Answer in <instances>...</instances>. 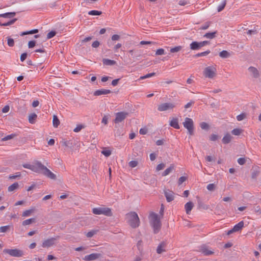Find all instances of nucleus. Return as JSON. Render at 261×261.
Listing matches in <instances>:
<instances>
[{
  "mask_svg": "<svg viewBox=\"0 0 261 261\" xmlns=\"http://www.w3.org/2000/svg\"><path fill=\"white\" fill-rule=\"evenodd\" d=\"M226 1H223V2H222V3H221V4H220L218 7V9H217L218 11V12H221V11H222V10L224 9V8H225V6H226Z\"/></svg>",
  "mask_w": 261,
  "mask_h": 261,
  "instance_id": "36",
  "label": "nucleus"
},
{
  "mask_svg": "<svg viewBox=\"0 0 261 261\" xmlns=\"http://www.w3.org/2000/svg\"><path fill=\"white\" fill-rule=\"evenodd\" d=\"M90 15H100L101 14V12L97 10H92L88 12Z\"/></svg>",
  "mask_w": 261,
  "mask_h": 261,
  "instance_id": "37",
  "label": "nucleus"
},
{
  "mask_svg": "<svg viewBox=\"0 0 261 261\" xmlns=\"http://www.w3.org/2000/svg\"><path fill=\"white\" fill-rule=\"evenodd\" d=\"M108 119H109V117H108V116L105 115V116L103 117V118H102V119L101 122H102V123H103L105 125H107V124H108Z\"/></svg>",
  "mask_w": 261,
  "mask_h": 261,
  "instance_id": "49",
  "label": "nucleus"
},
{
  "mask_svg": "<svg viewBox=\"0 0 261 261\" xmlns=\"http://www.w3.org/2000/svg\"><path fill=\"white\" fill-rule=\"evenodd\" d=\"M155 75V73L152 72L146 74L145 75L142 76L140 77V80H144L145 79L151 77Z\"/></svg>",
  "mask_w": 261,
  "mask_h": 261,
  "instance_id": "40",
  "label": "nucleus"
},
{
  "mask_svg": "<svg viewBox=\"0 0 261 261\" xmlns=\"http://www.w3.org/2000/svg\"><path fill=\"white\" fill-rule=\"evenodd\" d=\"M97 232V230H92L88 232H87V233L86 234V236L88 237V238H91L95 234H96Z\"/></svg>",
  "mask_w": 261,
  "mask_h": 261,
  "instance_id": "43",
  "label": "nucleus"
},
{
  "mask_svg": "<svg viewBox=\"0 0 261 261\" xmlns=\"http://www.w3.org/2000/svg\"><path fill=\"white\" fill-rule=\"evenodd\" d=\"M210 24H211L210 22H206L203 25H202L201 27H200V29L206 30L209 28Z\"/></svg>",
  "mask_w": 261,
  "mask_h": 261,
  "instance_id": "46",
  "label": "nucleus"
},
{
  "mask_svg": "<svg viewBox=\"0 0 261 261\" xmlns=\"http://www.w3.org/2000/svg\"><path fill=\"white\" fill-rule=\"evenodd\" d=\"M164 213H150L148 216L149 222L154 234L158 233L162 227L161 220Z\"/></svg>",
  "mask_w": 261,
  "mask_h": 261,
  "instance_id": "1",
  "label": "nucleus"
},
{
  "mask_svg": "<svg viewBox=\"0 0 261 261\" xmlns=\"http://www.w3.org/2000/svg\"><path fill=\"white\" fill-rule=\"evenodd\" d=\"M243 132V129L237 128L232 129L231 131V133L232 135L234 136H239Z\"/></svg>",
  "mask_w": 261,
  "mask_h": 261,
  "instance_id": "32",
  "label": "nucleus"
},
{
  "mask_svg": "<svg viewBox=\"0 0 261 261\" xmlns=\"http://www.w3.org/2000/svg\"><path fill=\"white\" fill-rule=\"evenodd\" d=\"M56 35V32L55 31H51L49 32L47 35V39H50Z\"/></svg>",
  "mask_w": 261,
  "mask_h": 261,
  "instance_id": "50",
  "label": "nucleus"
},
{
  "mask_svg": "<svg viewBox=\"0 0 261 261\" xmlns=\"http://www.w3.org/2000/svg\"><path fill=\"white\" fill-rule=\"evenodd\" d=\"M199 250L200 252L205 255H210L214 253V252L209 250L208 247L205 245H201L199 247Z\"/></svg>",
  "mask_w": 261,
  "mask_h": 261,
  "instance_id": "12",
  "label": "nucleus"
},
{
  "mask_svg": "<svg viewBox=\"0 0 261 261\" xmlns=\"http://www.w3.org/2000/svg\"><path fill=\"white\" fill-rule=\"evenodd\" d=\"M232 139L231 136L229 134H226L224 135L222 139V142L224 144L229 143Z\"/></svg>",
  "mask_w": 261,
  "mask_h": 261,
  "instance_id": "20",
  "label": "nucleus"
},
{
  "mask_svg": "<svg viewBox=\"0 0 261 261\" xmlns=\"http://www.w3.org/2000/svg\"><path fill=\"white\" fill-rule=\"evenodd\" d=\"M165 167V165L164 163H161L157 165L156 167V171H159L162 169H163Z\"/></svg>",
  "mask_w": 261,
  "mask_h": 261,
  "instance_id": "45",
  "label": "nucleus"
},
{
  "mask_svg": "<svg viewBox=\"0 0 261 261\" xmlns=\"http://www.w3.org/2000/svg\"><path fill=\"white\" fill-rule=\"evenodd\" d=\"M182 49V46H176L173 47H171L170 49V51L171 53H175L180 51Z\"/></svg>",
  "mask_w": 261,
  "mask_h": 261,
  "instance_id": "28",
  "label": "nucleus"
},
{
  "mask_svg": "<svg viewBox=\"0 0 261 261\" xmlns=\"http://www.w3.org/2000/svg\"><path fill=\"white\" fill-rule=\"evenodd\" d=\"M8 45L9 46H13L14 45V40L11 38H8Z\"/></svg>",
  "mask_w": 261,
  "mask_h": 261,
  "instance_id": "47",
  "label": "nucleus"
},
{
  "mask_svg": "<svg viewBox=\"0 0 261 261\" xmlns=\"http://www.w3.org/2000/svg\"><path fill=\"white\" fill-rule=\"evenodd\" d=\"M148 130L146 127L141 128L140 130L139 133L141 135H145L147 133Z\"/></svg>",
  "mask_w": 261,
  "mask_h": 261,
  "instance_id": "52",
  "label": "nucleus"
},
{
  "mask_svg": "<svg viewBox=\"0 0 261 261\" xmlns=\"http://www.w3.org/2000/svg\"><path fill=\"white\" fill-rule=\"evenodd\" d=\"M102 63L103 64L106 65L112 66L115 65L116 64V62L114 60L108 59H103L102 60Z\"/></svg>",
  "mask_w": 261,
  "mask_h": 261,
  "instance_id": "21",
  "label": "nucleus"
},
{
  "mask_svg": "<svg viewBox=\"0 0 261 261\" xmlns=\"http://www.w3.org/2000/svg\"><path fill=\"white\" fill-rule=\"evenodd\" d=\"M120 39V36L118 35H113L112 36V40H118Z\"/></svg>",
  "mask_w": 261,
  "mask_h": 261,
  "instance_id": "64",
  "label": "nucleus"
},
{
  "mask_svg": "<svg viewBox=\"0 0 261 261\" xmlns=\"http://www.w3.org/2000/svg\"><path fill=\"white\" fill-rule=\"evenodd\" d=\"M111 151L108 149H105L101 151V153L103 154L106 157L109 156L111 154Z\"/></svg>",
  "mask_w": 261,
  "mask_h": 261,
  "instance_id": "42",
  "label": "nucleus"
},
{
  "mask_svg": "<svg viewBox=\"0 0 261 261\" xmlns=\"http://www.w3.org/2000/svg\"><path fill=\"white\" fill-rule=\"evenodd\" d=\"M36 42L35 41H30L28 43V47L29 48H33L35 46Z\"/></svg>",
  "mask_w": 261,
  "mask_h": 261,
  "instance_id": "56",
  "label": "nucleus"
},
{
  "mask_svg": "<svg viewBox=\"0 0 261 261\" xmlns=\"http://www.w3.org/2000/svg\"><path fill=\"white\" fill-rule=\"evenodd\" d=\"M193 206H194V204L192 202L190 201V202H187L185 205V208L186 211L187 212H190L192 210Z\"/></svg>",
  "mask_w": 261,
  "mask_h": 261,
  "instance_id": "26",
  "label": "nucleus"
},
{
  "mask_svg": "<svg viewBox=\"0 0 261 261\" xmlns=\"http://www.w3.org/2000/svg\"><path fill=\"white\" fill-rule=\"evenodd\" d=\"M10 226L9 225L1 226L0 227V232H6L10 230Z\"/></svg>",
  "mask_w": 261,
  "mask_h": 261,
  "instance_id": "35",
  "label": "nucleus"
},
{
  "mask_svg": "<svg viewBox=\"0 0 261 261\" xmlns=\"http://www.w3.org/2000/svg\"><path fill=\"white\" fill-rule=\"evenodd\" d=\"M53 124L55 127H58L60 124V121L56 115L53 116Z\"/></svg>",
  "mask_w": 261,
  "mask_h": 261,
  "instance_id": "30",
  "label": "nucleus"
},
{
  "mask_svg": "<svg viewBox=\"0 0 261 261\" xmlns=\"http://www.w3.org/2000/svg\"><path fill=\"white\" fill-rule=\"evenodd\" d=\"M116 117L114 119L115 123H119L123 121L128 116V113L125 112H118L116 113Z\"/></svg>",
  "mask_w": 261,
  "mask_h": 261,
  "instance_id": "9",
  "label": "nucleus"
},
{
  "mask_svg": "<svg viewBox=\"0 0 261 261\" xmlns=\"http://www.w3.org/2000/svg\"><path fill=\"white\" fill-rule=\"evenodd\" d=\"M42 174L51 179H56V175L50 170H49L47 167L45 168V169L43 171Z\"/></svg>",
  "mask_w": 261,
  "mask_h": 261,
  "instance_id": "13",
  "label": "nucleus"
},
{
  "mask_svg": "<svg viewBox=\"0 0 261 261\" xmlns=\"http://www.w3.org/2000/svg\"><path fill=\"white\" fill-rule=\"evenodd\" d=\"M16 15L15 12H7L5 13L0 14V17H2L6 19H10V20L3 22L2 20H0V25L1 26H9L12 25L15 23V22L17 20L16 18H13L11 19L13 17H14Z\"/></svg>",
  "mask_w": 261,
  "mask_h": 261,
  "instance_id": "2",
  "label": "nucleus"
},
{
  "mask_svg": "<svg viewBox=\"0 0 261 261\" xmlns=\"http://www.w3.org/2000/svg\"><path fill=\"white\" fill-rule=\"evenodd\" d=\"M187 180V178L185 176H181L180 177L178 181V185L182 184L184 181H185Z\"/></svg>",
  "mask_w": 261,
  "mask_h": 261,
  "instance_id": "53",
  "label": "nucleus"
},
{
  "mask_svg": "<svg viewBox=\"0 0 261 261\" xmlns=\"http://www.w3.org/2000/svg\"><path fill=\"white\" fill-rule=\"evenodd\" d=\"M248 70L253 78L257 79L259 77V73L256 68L251 66L248 68Z\"/></svg>",
  "mask_w": 261,
  "mask_h": 261,
  "instance_id": "11",
  "label": "nucleus"
},
{
  "mask_svg": "<svg viewBox=\"0 0 261 261\" xmlns=\"http://www.w3.org/2000/svg\"><path fill=\"white\" fill-rule=\"evenodd\" d=\"M247 114L246 113H242L241 114L237 116V117H236L237 120L238 121H241L243 120H245V119H247Z\"/></svg>",
  "mask_w": 261,
  "mask_h": 261,
  "instance_id": "27",
  "label": "nucleus"
},
{
  "mask_svg": "<svg viewBox=\"0 0 261 261\" xmlns=\"http://www.w3.org/2000/svg\"><path fill=\"white\" fill-rule=\"evenodd\" d=\"M200 126L201 127V128L202 129H206V130H207L208 128H209V125L207 123H206V122H201L200 124Z\"/></svg>",
  "mask_w": 261,
  "mask_h": 261,
  "instance_id": "41",
  "label": "nucleus"
},
{
  "mask_svg": "<svg viewBox=\"0 0 261 261\" xmlns=\"http://www.w3.org/2000/svg\"><path fill=\"white\" fill-rule=\"evenodd\" d=\"M27 57V53H23L22 54H21V55L20 56L21 61H22V62L24 61L26 59Z\"/></svg>",
  "mask_w": 261,
  "mask_h": 261,
  "instance_id": "61",
  "label": "nucleus"
},
{
  "mask_svg": "<svg viewBox=\"0 0 261 261\" xmlns=\"http://www.w3.org/2000/svg\"><path fill=\"white\" fill-rule=\"evenodd\" d=\"M55 240L54 238L47 239L43 242L42 246L44 248L49 247L54 245Z\"/></svg>",
  "mask_w": 261,
  "mask_h": 261,
  "instance_id": "16",
  "label": "nucleus"
},
{
  "mask_svg": "<svg viewBox=\"0 0 261 261\" xmlns=\"http://www.w3.org/2000/svg\"><path fill=\"white\" fill-rule=\"evenodd\" d=\"M190 46L192 50H197L201 48L199 42L196 41L192 42Z\"/></svg>",
  "mask_w": 261,
  "mask_h": 261,
  "instance_id": "24",
  "label": "nucleus"
},
{
  "mask_svg": "<svg viewBox=\"0 0 261 261\" xmlns=\"http://www.w3.org/2000/svg\"><path fill=\"white\" fill-rule=\"evenodd\" d=\"M185 128L188 130V134L192 136L194 134V121L190 118L186 117L182 122Z\"/></svg>",
  "mask_w": 261,
  "mask_h": 261,
  "instance_id": "5",
  "label": "nucleus"
},
{
  "mask_svg": "<svg viewBox=\"0 0 261 261\" xmlns=\"http://www.w3.org/2000/svg\"><path fill=\"white\" fill-rule=\"evenodd\" d=\"M165 54V50L163 48H160L156 50L155 55H162Z\"/></svg>",
  "mask_w": 261,
  "mask_h": 261,
  "instance_id": "48",
  "label": "nucleus"
},
{
  "mask_svg": "<svg viewBox=\"0 0 261 261\" xmlns=\"http://www.w3.org/2000/svg\"><path fill=\"white\" fill-rule=\"evenodd\" d=\"M99 45V42L98 41H94L92 44V46L94 48H96Z\"/></svg>",
  "mask_w": 261,
  "mask_h": 261,
  "instance_id": "63",
  "label": "nucleus"
},
{
  "mask_svg": "<svg viewBox=\"0 0 261 261\" xmlns=\"http://www.w3.org/2000/svg\"><path fill=\"white\" fill-rule=\"evenodd\" d=\"M111 210L109 207H99L93 208L92 212H111Z\"/></svg>",
  "mask_w": 261,
  "mask_h": 261,
  "instance_id": "19",
  "label": "nucleus"
},
{
  "mask_svg": "<svg viewBox=\"0 0 261 261\" xmlns=\"http://www.w3.org/2000/svg\"><path fill=\"white\" fill-rule=\"evenodd\" d=\"M165 195L168 202H171L174 199V193L170 190L165 191Z\"/></svg>",
  "mask_w": 261,
  "mask_h": 261,
  "instance_id": "14",
  "label": "nucleus"
},
{
  "mask_svg": "<svg viewBox=\"0 0 261 261\" xmlns=\"http://www.w3.org/2000/svg\"><path fill=\"white\" fill-rule=\"evenodd\" d=\"M210 53V50H206L205 51L198 53V54H196L195 55V56L197 57H201V56H205L207 55Z\"/></svg>",
  "mask_w": 261,
  "mask_h": 261,
  "instance_id": "39",
  "label": "nucleus"
},
{
  "mask_svg": "<svg viewBox=\"0 0 261 261\" xmlns=\"http://www.w3.org/2000/svg\"><path fill=\"white\" fill-rule=\"evenodd\" d=\"M18 187H19L18 184L17 182H15V183L13 184L12 185H11V186H10L8 188V191L9 192H13L14 191L17 189L18 188Z\"/></svg>",
  "mask_w": 261,
  "mask_h": 261,
  "instance_id": "25",
  "label": "nucleus"
},
{
  "mask_svg": "<svg viewBox=\"0 0 261 261\" xmlns=\"http://www.w3.org/2000/svg\"><path fill=\"white\" fill-rule=\"evenodd\" d=\"M174 169L173 165H171L168 168H167L162 173L163 176H166L169 174Z\"/></svg>",
  "mask_w": 261,
  "mask_h": 261,
  "instance_id": "22",
  "label": "nucleus"
},
{
  "mask_svg": "<svg viewBox=\"0 0 261 261\" xmlns=\"http://www.w3.org/2000/svg\"><path fill=\"white\" fill-rule=\"evenodd\" d=\"M128 164L130 167L135 168L138 165V163L136 161H131L129 162Z\"/></svg>",
  "mask_w": 261,
  "mask_h": 261,
  "instance_id": "44",
  "label": "nucleus"
},
{
  "mask_svg": "<svg viewBox=\"0 0 261 261\" xmlns=\"http://www.w3.org/2000/svg\"><path fill=\"white\" fill-rule=\"evenodd\" d=\"M37 115L35 113H32L29 116V121L30 123H34L35 121L37 118Z\"/></svg>",
  "mask_w": 261,
  "mask_h": 261,
  "instance_id": "29",
  "label": "nucleus"
},
{
  "mask_svg": "<svg viewBox=\"0 0 261 261\" xmlns=\"http://www.w3.org/2000/svg\"><path fill=\"white\" fill-rule=\"evenodd\" d=\"M206 188L208 191H213L216 189V186L214 184H210L207 186Z\"/></svg>",
  "mask_w": 261,
  "mask_h": 261,
  "instance_id": "38",
  "label": "nucleus"
},
{
  "mask_svg": "<svg viewBox=\"0 0 261 261\" xmlns=\"http://www.w3.org/2000/svg\"><path fill=\"white\" fill-rule=\"evenodd\" d=\"M219 56L222 58H227L230 56V54L226 50H223L219 53Z\"/></svg>",
  "mask_w": 261,
  "mask_h": 261,
  "instance_id": "33",
  "label": "nucleus"
},
{
  "mask_svg": "<svg viewBox=\"0 0 261 261\" xmlns=\"http://www.w3.org/2000/svg\"><path fill=\"white\" fill-rule=\"evenodd\" d=\"M21 175L19 172L16 173L15 175H10L9 176V178L10 179H15L16 177H20Z\"/></svg>",
  "mask_w": 261,
  "mask_h": 261,
  "instance_id": "60",
  "label": "nucleus"
},
{
  "mask_svg": "<svg viewBox=\"0 0 261 261\" xmlns=\"http://www.w3.org/2000/svg\"><path fill=\"white\" fill-rule=\"evenodd\" d=\"M126 217L129 224L132 228H135L139 226L140 220L137 213H127Z\"/></svg>",
  "mask_w": 261,
  "mask_h": 261,
  "instance_id": "3",
  "label": "nucleus"
},
{
  "mask_svg": "<svg viewBox=\"0 0 261 261\" xmlns=\"http://www.w3.org/2000/svg\"><path fill=\"white\" fill-rule=\"evenodd\" d=\"M83 128V126L82 125H77L76 127L74 128L73 131L74 132L77 133L80 132Z\"/></svg>",
  "mask_w": 261,
  "mask_h": 261,
  "instance_id": "54",
  "label": "nucleus"
},
{
  "mask_svg": "<svg viewBox=\"0 0 261 261\" xmlns=\"http://www.w3.org/2000/svg\"><path fill=\"white\" fill-rule=\"evenodd\" d=\"M10 107L9 106H5L2 109L3 113H8L9 111Z\"/></svg>",
  "mask_w": 261,
  "mask_h": 261,
  "instance_id": "58",
  "label": "nucleus"
},
{
  "mask_svg": "<svg viewBox=\"0 0 261 261\" xmlns=\"http://www.w3.org/2000/svg\"><path fill=\"white\" fill-rule=\"evenodd\" d=\"M175 107V105L174 103L165 102L159 105L158 110L160 112H163L173 110Z\"/></svg>",
  "mask_w": 261,
  "mask_h": 261,
  "instance_id": "7",
  "label": "nucleus"
},
{
  "mask_svg": "<svg viewBox=\"0 0 261 261\" xmlns=\"http://www.w3.org/2000/svg\"><path fill=\"white\" fill-rule=\"evenodd\" d=\"M203 76L205 78L214 79L217 75L216 65H212L205 67L203 71Z\"/></svg>",
  "mask_w": 261,
  "mask_h": 261,
  "instance_id": "4",
  "label": "nucleus"
},
{
  "mask_svg": "<svg viewBox=\"0 0 261 261\" xmlns=\"http://www.w3.org/2000/svg\"><path fill=\"white\" fill-rule=\"evenodd\" d=\"M22 166H23V167H24V168L29 169H30L31 170H32V165H31V164H28V163L23 164L22 165Z\"/></svg>",
  "mask_w": 261,
  "mask_h": 261,
  "instance_id": "57",
  "label": "nucleus"
},
{
  "mask_svg": "<svg viewBox=\"0 0 261 261\" xmlns=\"http://www.w3.org/2000/svg\"><path fill=\"white\" fill-rule=\"evenodd\" d=\"M101 254L100 253H94L89 255H86L83 258V259L86 261L94 260L99 258Z\"/></svg>",
  "mask_w": 261,
  "mask_h": 261,
  "instance_id": "10",
  "label": "nucleus"
},
{
  "mask_svg": "<svg viewBox=\"0 0 261 261\" xmlns=\"http://www.w3.org/2000/svg\"><path fill=\"white\" fill-rule=\"evenodd\" d=\"M35 222V218H31L29 219L25 220L23 221L22 225L23 226L30 225L33 223H34Z\"/></svg>",
  "mask_w": 261,
  "mask_h": 261,
  "instance_id": "34",
  "label": "nucleus"
},
{
  "mask_svg": "<svg viewBox=\"0 0 261 261\" xmlns=\"http://www.w3.org/2000/svg\"><path fill=\"white\" fill-rule=\"evenodd\" d=\"M200 47H202L209 43L208 41H204L202 42H199Z\"/></svg>",
  "mask_w": 261,
  "mask_h": 261,
  "instance_id": "62",
  "label": "nucleus"
},
{
  "mask_svg": "<svg viewBox=\"0 0 261 261\" xmlns=\"http://www.w3.org/2000/svg\"><path fill=\"white\" fill-rule=\"evenodd\" d=\"M166 246V243L164 242L161 243L157 247L156 252L158 254H161L162 252L165 251V247Z\"/></svg>",
  "mask_w": 261,
  "mask_h": 261,
  "instance_id": "18",
  "label": "nucleus"
},
{
  "mask_svg": "<svg viewBox=\"0 0 261 261\" xmlns=\"http://www.w3.org/2000/svg\"><path fill=\"white\" fill-rule=\"evenodd\" d=\"M46 167L40 162L36 161L32 164V171L38 173H43Z\"/></svg>",
  "mask_w": 261,
  "mask_h": 261,
  "instance_id": "6",
  "label": "nucleus"
},
{
  "mask_svg": "<svg viewBox=\"0 0 261 261\" xmlns=\"http://www.w3.org/2000/svg\"><path fill=\"white\" fill-rule=\"evenodd\" d=\"M245 162L246 160L244 158H241L238 160V163L241 165H244L245 163Z\"/></svg>",
  "mask_w": 261,
  "mask_h": 261,
  "instance_id": "55",
  "label": "nucleus"
},
{
  "mask_svg": "<svg viewBox=\"0 0 261 261\" xmlns=\"http://www.w3.org/2000/svg\"><path fill=\"white\" fill-rule=\"evenodd\" d=\"M3 252L6 253H8L12 256L14 257H21L23 256V253L22 251L17 249H4Z\"/></svg>",
  "mask_w": 261,
  "mask_h": 261,
  "instance_id": "8",
  "label": "nucleus"
},
{
  "mask_svg": "<svg viewBox=\"0 0 261 261\" xmlns=\"http://www.w3.org/2000/svg\"><path fill=\"white\" fill-rule=\"evenodd\" d=\"M244 226V222L243 221H241L239 223H238L237 224L235 225L233 227V230L235 231V232H238L240 231Z\"/></svg>",
  "mask_w": 261,
  "mask_h": 261,
  "instance_id": "23",
  "label": "nucleus"
},
{
  "mask_svg": "<svg viewBox=\"0 0 261 261\" xmlns=\"http://www.w3.org/2000/svg\"><path fill=\"white\" fill-rule=\"evenodd\" d=\"M218 138L219 137L217 135L212 134L211 135L210 139L211 141H215L218 139Z\"/></svg>",
  "mask_w": 261,
  "mask_h": 261,
  "instance_id": "51",
  "label": "nucleus"
},
{
  "mask_svg": "<svg viewBox=\"0 0 261 261\" xmlns=\"http://www.w3.org/2000/svg\"><path fill=\"white\" fill-rule=\"evenodd\" d=\"M170 125L176 129H179L180 128L178 120L176 118H172L170 121Z\"/></svg>",
  "mask_w": 261,
  "mask_h": 261,
  "instance_id": "17",
  "label": "nucleus"
},
{
  "mask_svg": "<svg viewBox=\"0 0 261 261\" xmlns=\"http://www.w3.org/2000/svg\"><path fill=\"white\" fill-rule=\"evenodd\" d=\"M15 136V135L11 134L8 135L3 138V140L6 141L12 139Z\"/></svg>",
  "mask_w": 261,
  "mask_h": 261,
  "instance_id": "59",
  "label": "nucleus"
},
{
  "mask_svg": "<svg viewBox=\"0 0 261 261\" xmlns=\"http://www.w3.org/2000/svg\"><path fill=\"white\" fill-rule=\"evenodd\" d=\"M111 92V90L105 89H101L99 90H96L94 93V95L95 96H99L101 95H106L109 94Z\"/></svg>",
  "mask_w": 261,
  "mask_h": 261,
  "instance_id": "15",
  "label": "nucleus"
},
{
  "mask_svg": "<svg viewBox=\"0 0 261 261\" xmlns=\"http://www.w3.org/2000/svg\"><path fill=\"white\" fill-rule=\"evenodd\" d=\"M216 33V31L211 33H207L204 35L203 37L208 39H213L215 37Z\"/></svg>",
  "mask_w": 261,
  "mask_h": 261,
  "instance_id": "31",
  "label": "nucleus"
}]
</instances>
